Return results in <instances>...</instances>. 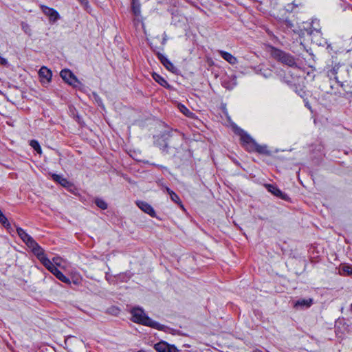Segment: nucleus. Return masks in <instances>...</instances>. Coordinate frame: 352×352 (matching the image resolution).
I'll use <instances>...</instances> for the list:
<instances>
[{"mask_svg":"<svg viewBox=\"0 0 352 352\" xmlns=\"http://www.w3.org/2000/svg\"><path fill=\"white\" fill-rule=\"evenodd\" d=\"M236 133L240 136L241 144L248 152H256L260 154H270L266 145H260L245 131L239 129Z\"/></svg>","mask_w":352,"mask_h":352,"instance_id":"1","label":"nucleus"},{"mask_svg":"<svg viewBox=\"0 0 352 352\" xmlns=\"http://www.w3.org/2000/svg\"><path fill=\"white\" fill-rule=\"evenodd\" d=\"M130 313L131 314V320L135 323L159 330L162 329V325L150 318L142 308L134 307L131 309Z\"/></svg>","mask_w":352,"mask_h":352,"instance_id":"2","label":"nucleus"},{"mask_svg":"<svg viewBox=\"0 0 352 352\" xmlns=\"http://www.w3.org/2000/svg\"><path fill=\"white\" fill-rule=\"evenodd\" d=\"M16 232L23 241L29 248L31 249L36 258L41 256V254L44 252V250L35 241V240L21 228H17Z\"/></svg>","mask_w":352,"mask_h":352,"instance_id":"3","label":"nucleus"},{"mask_svg":"<svg viewBox=\"0 0 352 352\" xmlns=\"http://www.w3.org/2000/svg\"><path fill=\"white\" fill-rule=\"evenodd\" d=\"M271 55L273 58L282 63L288 65L289 67L296 66V63L295 58L293 56L285 53V52L278 49L272 47L271 51Z\"/></svg>","mask_w":352,"mask_h":352,"instance_id":"4","label":"nucleus"},{"mask_svg":"<svg viewBox=\"0 0 352 352\" xmlns=\"http://www.w3.org/2000/svg\"><path fill=\"white\" fill-rule=\"evenodd\" d=\"M37 258L46 267V269H47V270L57 278L61 272L53 264V262L47 258L45 254V251L41 254V256H38Z\"/></svg>","mask_w":352,"mask_h":352,"instance_id":"5","label":"nucleus"},{"mask_svg":"<svg viewBox=\"0 0 352 352\" xmlns=\"http://www.w3.org/2000/svg\"><path fill=\"white\" fill-rule=\"evenodd\" d=\"M37 258L46 267V269H47V270L57 278L61 272L53 264V262L47 258L45 254V251L41 254V256H38Z\"/></svg>","mask_w":352,"mask_h":352,"instance_id":"6","label":"nucleus"},{"mask_svg":"<svg viewBox=\"0 0 352 352\" xmlns=\"http://www.w3.org/2000/svg\"><path fill=\"white\" fill-rule=\"evenodd\" d=\"M60 75L64 81L74 87L80 84L76 76L69 69H63Z\"/></svg>","mask_w":352,"mask_h":352,"instance_id":"7","label":"nucleus"},{"mask_svg":"<svg viewBox=\"0 0 352 352\" xmlns=\"http://www.w3.org/2000/svg\"><path fill=\"white\" fill-rule=\"evenodd\" d=\"M303 32H307L308 34H311L314 32H320L321 27L320 21L318 19H313L310 23H303Z\"/></svg>","mask_w":352,"mask_h":352,"instance_id":"8","label":"nucleus"},{"mask_svg":"<svg viewBox=\"0 0 352 352\" xmlns=\"http://www.w3.org/2000/svg\"><path fill=\"white\" fill-rule=\"evenodd\" d=\"M154 348L157 352H178V349L174 345H169L163 341L155 344Z\"/></svg>","mask_w":352,"mask_h":352,"instance_id":"9","label":"nucleus"},{"mask_svg":"<svg viewBox=\"0 0 352 352\" xmlns=\"http://www.w3.org/2000/svg\"><path fill=\"white\" fill-rule=\"evenodd\" d=\"M266 188L269 192H270L272 195L276 197L283 199V200H288L289 197L285 192H283L278 188L272 184H267Z\"/></svg>","mask_w":352,"mask_h":352,"instance_id":"10","label":"nucleus"},{"mask_svg":"<svg viewBox=\"0 0 352 352\" xmlns=\"http://www.w3.org/2000/svg\"><path fill=\"white\" fill-rule=\"evenodd\" d=\"M137 206L145 213L149 214L152 217H156V213L153 208L145 201H137Z\"/></svg>","mask_w":352,"mask_h":352,"instance_id":"11","label":"nucleus"},{"mask_svg":"<svg viewBox=\"0 0 352 352\" xmlns=\"http://www.w3.org/2000/svg\"><path fill=\"white\" fill-rule=\"evenodd\" d=\"M343 69L338 65H336L327 72L328 76L332 79L333 78L336 82H340L342 78L338 75Z\"/></svg>","mask_w":352,"mask_h":352,"instance_id":"12","label":"nucleus"},{"mask_svg":"<svg viewBox=\"0 0 352 352\" xmlns=\"http://www.w3.org/2000/svg\"><path fill=\"white\" fill-rule=\"evenodd\" d=\"M42 11L43 13L50 17L51 21L54 22L57 21L59 18V14L54 9L49 8L47 6H41Z\"/></svg>","mask_w":352,"mask_h":352,"instance_id":"13","label":"nucleus"},{"mask_svg":"<svg viewBox=\"0 0 352 352\" xmlns=\"http://www.w3.org/2000/svg\"><path fill=\"white\" fill-rule=\"evenodd\" d=\"M313 299L312 298H302L296 300L294 304V307L296 309L299 308H309L313 304Z\"/></svg>","mask_w":352,"mask_h":352,"instance_id":"14","label":"nucleus"},{"mask_svg":"<svg viewBox=\"0 0 352 352\" xmlns=\"http://www.w3.org/2000/svg\"><path fill=\"white\" fill-rule=\"evenodd\" d=\"M218 52L221 57L231 65H236L238 63L237 58L229 52L219 50Z\"/></svg>","mask_w":352,"mask_h":352,"instance_id":"15","label":"nucleus"},{"mask_svg":"<svg viewBox=\"0 0 352 352\" xmlns=\"http://www.w3.org/2000/svg\"><path fill=\"white\" fill-rule=\"evenodd\" d=\"M52 177L54 181L58 182L65 188H69L73 186L72 183L69 182L66 178L63 177L61 175L53 174Z\"/></svg>","mask_w":352,"mask_h":352,"instance_id":"16","label":"nucleus"},{"mask_svg":"<svg viewBox=\"0 0 352 352\" xmlns=\"http://www.w3.org/2000/svg\"><path fill=\"white\" fill-rule=\"evenodd\" d=\"M160 60L162 65L170 72H175L176 71V68L174 65L164 56L160 55L159 56Z\"/></svg>","mask_w":352,"mask_h":352,"instance_id":"17","label":"nucleus"},{"mask_svg":"<svg viewBox=\"0 0 352 352\" xmlns=\"http://www.w3.org/2000/svg\"><path fill=\"white\" fill-rule=\"evenodd\" d=\"M284 25L286 26V28H289L294 32H295V33H296V34H298L299 35L304 34L303 30L301 29V28H296L294 23L291 20H289V19L285 20L284 21Z\"/></svg>","mask_w":352,"mask_h":352,"instance_id":"18","label":"nucleus"},{"mask_svg":"<svg viewBox=\"0 0 352 352\" xmlns=\"http://www.w3.org/2000/svg\"><path fill=\"white\" fill-rule=\"evenodd\" d=\"M39 76L42 78H45L47 81H50L52 74V72L46 67H42L38 72Z\"/></svg>","mask_w":352,"mask_h":352,"instance_id":"19","label":"nucleus"},{"mask_svg":"<svg viewBox=\"0 0 352 352\" xmlns=\"http://www.w3.org/2000/svg\"><path fill=\"white\" fill-rule=\"evenodd\" d=\"M152 76H153V79L157 82H158L160 85H162V86H163L164 87H169V85H168V82L162 76H161L160 74H158L157 73H153Z\"/></svg>","mask_w":352,"mask_h":352,"instance_id":"20","label":"nucleus"},{"mask_svg":"<svg viewBox=\"0 0 352 352\" xmlns=\"http://www.w3.org/2000/svg\"><path fill=\"white\" fill-rule=\"evenodd\" d=\"M131 8L135 16H139L140 14V3L138 0H131Z\"/></svg>","mask_w":352,"mask_h":352,"instance_id":"21","label":"nucleus"},{"mask_svg":"<svg viewBox=\"0 0 352 352\" xmlns=\"http://www.w3.org/2000/svg\"><path fill=\"white\" fill-rule=\"evenodd\" d=\"M179 110L182 113H183L185 116L188 118H193L194 113L190 111L188 108H186L184 105H180L179 107Z\"/></svg>","mask_w":352,"mask_h":352,"instance_id":"22","label":"nucleus"},{"mask_svg":"<svg viewBox=\"0 0 352 352\" xmlns=\"http://www.w3.org/2000/svg\"><path fill=\"white\" fill-rule=\"evenodd\" d=\"M30 145L39 154L41 153V148L40 146L39 143L36 140H31L30 142Z\"/></svg>","mask_w":352,"mask_h":352,"instance_id":"23","label":"nucleus"},{"mask_svg":"<svg viewBox=\"0 0 352 352\" xmlns=\"http://www.w3.org/2000/svg\"><path fill=\"white\" fill-rule=\"evenodd\" d=\"M95 203L98 208L102 210H105L107 208V204L101 199H96L95 200Z\"/></svg>","mask_w":352,"mask_h":352,"instance_id":"24","label":"nucleus"},{"mask_svg":"<svg viewBox=\"0 0 352 352\" xmlns=\"http://www.w3.org/2000/svg\"><path fill=\"white\" fill-rule=\"evenodd\" d=\"M0 223L3 225L4 227L8 228L10 227V224L8 221L6 217L2 213L0 214Z\"/></svg>","mask_w":352,"mask_h":352,"instance_id":"25","label":"nucleus"},{"mask_svg":"<svg viewBox=\"0 0 352 352\" xmlns=\"http://www.w3.org/2000/svg\"><path fill=\"white\" fill-rule=\"evenodd\" d=\"M61 282L69 285L71 283V281L68 277L65 276L62 272H60L57 278Z\"/></svg>","mask_w":352,"mask_h":352,"instance_id":"26","label":"nucleus"},{"mask_svg":"<svg viewBox=\"0 0 352 352\" xmlns=\"http://www.w3.org/2000/svg\"><path fill=\"white\" fill-rule=\"evenodd\" d=\"M56 267H60L62 265L63 259L60 256H55L51 261Z\"/></svg>","mask_w":352,"mask_h":352,"instance_id":"27","label":"nucleus"},{"mask_svg":"<svg viewBox=\"0 0 352 352\" xmlns=\"http://www.w3.org/2000/svg\"><path fill=\"white\" fill-rule=\"evenodd\" d=\"M170 197L171 200L173 201H174L175 203H177L178 204H182V201H181L179 196L175 192H172Z\"/></svg>","mask_w":352,"mask_h":352,"instance_id":"28","label":"nucleus"},{"mask_svg":"<svg viewBox=\"0 0 352 352\" xmlns=\"http://www.w3.org/2000/svg\"><path fill=\"white\" fill-rule=\"evenodd\" d=\"M342 271L346 274H352V267L348 265H344L342 267Z\"/></svg>","mask_w":352,"mask_h":352,"instance_id":"29","label":"nucleus"},{"mask_svg":"<svg viewBox=\"0 0 352 352\" xmlns=\"http://www.w3.org/2000/svg\"><path fill=\"white\" fill-rule=\"evenodd\" d=\"M78 1L85 8H87L89 6L88 0H78Z\"/></svg>","mask_w":352,"mask_h":352,"instance_id":"30","label":"nucleus"},{"mask_svg":"<svg viewBox=\"0 0 352 352\" xmlns=\"http://www.w3.org/2000/svg\"><path fill=\"white\" fill-rule=\"evenodd\" d=\"M0 63L1 65H6L7 64V60L0 56Z\"/></svg>","mask_w":352,"mask_h":352,"instance_id":"31","label":"nucleus"},{"mask_svg":"<svg viewBox=\"0 0 352 352\" xmlns=\"http://www.w3.org/2000/svg\"><path fill=\"white\" fill-rule=\"evenodd\" d=\"M271 75H272V73H271V72H270V71H267V73H265V74H263V76H264L265 78L270 77Z\"/></svg>","mask_w":352,"mask_h":352,"instance_id":"32","label":"nucleus"},{"mask_svg":"<svg viewBox=\"0 0 352 352\" xmlns=\"http://www.w3.org/2000/svg\"><path fill=\"white\" fill-rule=\"evenodd\" d=\"M166 192L168 193V195L170 196L172 192H174L172 190H170L169 188H166Z\"/></svg>","mask_w":352,"mask_h":352,"instance_id":"33","label":"nucleus"},{"mask_svg":"<svg viewBox=\"0 0 352 352\" xmlns=\"http://www.w3.org/2000/svg\"><path fill=\"white\" fill-rule=\"evenodd\" d=\"M23 29H24V31L25 32H28L27 30L29 29V28H28V26L27 25H23Z\"/></svg>","mask_w":352,"mask_h":352,"instance_id":"34","label":"nucleus"},{"mask_svg":"<svg viewBox=\"0 0 352 352\" xmlns=\"http://www.w3.org/2000/svg\"><path fill=\"white\" fill-rule=\"evenodd\" d=\"M306 106H307L309 109H310V106L309 105V104H308V103H307V104H306Z\"/></svg>","mask_w":352,"mask_h":352,"instance_id":"35","label":"nucleus"},{"mask_svg":"<svg viewBox=\"0 0 352 352\" xmlns=\"http://www.w3.org/2000/svg\"><path fill=\"white\" fill-rule=\"evenodd\" d=\"M69 339V338H68L67 339L65 340V344H67Z\"/></svg>","mask_w":352,"mask_h":352,"instance_id":"36","label":"nucleus"},{"mask_svg":"<svg viewBox=\"0 0 352 352\" xmlns=\"http://www.w3.org/2000/svg\"><path fill=\"white\" fill-rule=\"evenodd\" d=\"M138 352H146V351L140 350V351H138Z\"/></svg>","mask_w":352,"mask_h":352,"instance_id":"37","label":"nucleus"},{"mask_svg":"<svg viewBox=\"0 0 352 352\" xmlns=\"http://www.w3.org/2000/svg\"><path fill=\"white\" fill-rule=\"evenodd\" d=\"M351 311H352V303H351Z\"/></svg>","mask_w":352,"mask_h":352,"instance_id":"38","label":"nucleus"},{"mask_svg":"<svg viewBox=\"0 0 352 352\" xmlns=\"http://www.w3.org/2000/svg\"><path fill=\"white\" fill-rule=\"evenodd\" d=\"M3 212H1V210H0V214H2Z\"/></svg>","mask_w":352,"mask_h":352,"instance_id":"39","label":"nucleus"}]
</instances>
